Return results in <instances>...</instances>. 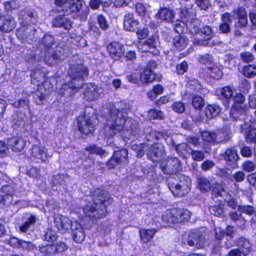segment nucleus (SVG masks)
Here are the masks:
<instances>
[{
    "label": "nucleus",
    "mask_w": 256,
    "mask_h": 256,
    "mask_svg": "<svg viewBox=\"0 0 256 256\" xmlns=\"http://www.w3.org/2000/svg\"><path fill=\"white\" fill-rule=\"evenodd\" d=\"M188 42V38L184 35L178 34L173 38V44L179 50H184L187 46Z\"/></svg>",
    "instance_id": "28"
},
{
    "label": "nucleus",
    "mask_w": 256,
    "mask_h": 256,
    "mask_svg": "<svg viewBox=\"0 0 256 256\" xmlns=\"http://www.w3.org/2000/svg\"><path fill=\"white\" fill-rule=\"evenodd\" d=\"M242 130L244 132L245 138L247 142H256V128H252L250 125L246 124L241 126Z\"/></svg>",
    "instance_id": "22"
},
{
    "label": "nucleus",
    "mask_w": 256,
    "mask_h": 256,
    "mask_svg": "<svg viewBox=\"0 0 256 256\" xmlns=\"http://www.w3.org/2000/svg\"><path fill=\"white\" fill-rule=\"evenodd\" d=\"M135 8L139 16H145L147 9L144 4L140 2L136 4Z\"/></svg>",
    "instance_id": "57"
},
{
    "label": "nucleus",
    "mask_w": 256,
    "mask_h": 256,
    "mask_svg": "<svg viewBox=\"0 0 256 256\" xmlns=\"http://www.w3.org/2000/svg\"><path fill=\"white\" fill-rule=\"evenodd\" d=\"M157 230L152 229L140 228L139 230L140 237L142 243L150 242L156 233Z\"/></svg>",
    "instance_id": "27"
},
{
    "label": "nucleus",
    "mask_w": 256,
    "mask_h": 256,
    "mask_svg": "<svg viewBox=\"0 0 256 256\" xmlns=\"http://www.w3.org/2000/svg\"><path fill=\"white\" fill-rule=\"evenodd\" d=\"M218 205L211 206L210 208V212L211 214L216 216H223L224 214V206L222 202H218Z\"/></svg>",
    "instance_id": "38"
},
{
    "label": "nucleus",
    "mask_w": 256,
    "mask_h": 256,
    "mask_svg": "<svg viewBox=\"0 0 256 256\" xmlns=\"http://www.w3.org/2000/svg\"><path fill=\"white\" fill-rule=\"evenodd\" d=\"M36 221V218L34 216H31L28 220L24 223L19 228L20 232H26L28 231L32 226L34 224Z\"/></svg>",
    "instance_id": "43"
},
{
    "label": "nucleus",
    "mask_w": 256,
    "mask_h": 256,
    "mask_svg": "<svg viewBox=\"0 0 256 256\" xmlns=\"http://www.w3.org/2000/svg\"><path fill=\"white\" fill-rule=\"evenodd\" d=\"M204 238L201 232L197 230L190 231L186 239V243L190 246H194L196 248H201L204 246Z\"/></svg>",
    "instance_id": "14"
},
{
    "label": "nucleus",
    "mask_w": 256,
    "mask_h": 256,
    "mask_svg": "<svg viewBox=\"0 0 256 256\" xmlns=\"http://www.w3.org/2000/svg\"><path fill=\"white\" fill-rule=\"evenodd\" d=\"M68 74L72 80H83L88 76V70L82 64H70Z\"/></svg>",
    "instance_id": "13"
},
{
    "label": "nucleus",
    "mask_w": 256,
    "mask_h": 256,
    "mask_svg": "<svg viewBox=\"0 0 256 256\" xmlns=\"http://www.w3.org/2000/svg\"><path fill=\"white\" fill-rule=\"evenodd\" d=\"M150 50H152V54H156L158 51L156 49V42L154 38L153 37L148 38L144 42Z\"/></svg>",
    "instance_id": "50"
},
{
    "label": "nucleus",
    "mask_w": 256,
    "mask_h": 256,
    "mask_svg": "<svg viewBox=\"0 0 256 256\" xmlns=\"http://www.w3.org/2000/svg\"><path fill=\"white\" fill-rule=\"evenodd\" d=\"M190 154L192 158L195 161H202L204 158V152L200 150H192Z\"/></svg>",
    "instance_id": "52"
},
{
    "label": "nucleus",
    "mask_w": 256,
    "mask_h": 256,
    "mask_svg": "<svg viewBox=\"0 0 256 256\" xmlns=\"http://www.w3.org/2000/svg\"><path fill=\"white\" fill-rule=\"evenodd\" d=\"M107 50L111 58L114 60H120L124 55V46L118 42H114L108 44Z\"/></svg>",
    "instance_id": "15"
},
{
    "label": "nucleus",
    "mask_w": 256,
    "mask_h": 256,
    "mask_svg": "<svg viewBox=\"0 0 256 256\" xmlns=\"http://www.w3.org/2000/svg\"><path fill=\"white\" fill-rule=\"evenodd\" d=\"M188 66L186 62H182L178 64L176 68V71L178 74H182L188 70Z\"/></svg>",
    "instance_id": "60"
},
{
    "label": "nucleus",
    "mask_w": 256,
    "mask_h": 256,
    "mask_svg": "<svg viewBox=\"0 0 256 256\" xmlns=\"http://www.w3.org/2000/svg\"><path fill=\"white\" fill-rule=\"evenodd\" d=\"M160 167L164 173L168 174L176 173L182 169L180 161L176 158L163 160Z\"/></svg>",
    "instance_id": "11"
},
{
    "label": "nucleus",
    "mask_w": 256,
    "mask_h": 256,
    "mask_svg": "<svg viewBox=\"0 0 256 256\" xmlns=\"http://www.w3.org/2000/svg\"><path fill=\"white\" fill-rule=\"evenodd\" d=\"M52 26L54 27L64 28L69 30L72 27V22L64 16H59L55 18L52 22Z\"/></svg>",
    "instance_id": "24"
},
{
    "label": "nucleus",
    "mask_w": 256,
    "mask_h": 256,
    "mask_svg": "<svg viewBox=\"0 0 256 256\" xmlns=\"http://www.w3.org/2000/svg\"><path fill=\"white\" fill-rule=\"evenodd\" d=\"M39 251L42 254H54V244H46V245H40L38 246Z\"/></svg>",
    "instance_id": "45"
},
{
    "label": "nucleus",
    "mask_w": 256,
    "mask_h": 256,
    "mask_svg": "<svg viewBox=\"0 0 256 256\" xmlns=\"http://www.w3.org/2000/svg\"><path fill=\"white\" fill-rule=\"evenodd\" d=\"M12 104L15 108H29V101L28 99H24L16 101Z\"/></svg>",
    "instance_id": "55"
},
{
    "label": "nucleus",
    "mask_w": 256,
    "mask_h": 256,
    "mask_svg": "<svg viewBox=\"0 0 256 256\" xmlns=\"http://www.w3.org/2000/svg\"><path fill=\"white\" fill-rule=\"evenodd\" d=\"M194 43L199 45H204L208 46H212L215 45L214 40L212 37L208 38L206 40H201L198 41L194 40Z\"/></svg>",
    "instance_id": "58"
},
{
    "label": "nucleus",
    "mask_w": 256,
    "mask_h": 256,
    "mask_svg": "<svg viewBox=\"0 0 256 256\" xmlns=\"http://www.w3.org/2000/svg\"><path fill=\"white\" fill-rule=\"evenodd\" d=\"M139 22L135 20L132 14L128 13L126 14L124 18V28L126 30L133 32L138 28Z\"/></svg>",
    "instance_id": "20"
},
{
    "label": "nucleus",
    "mask_w": 256,
    "mask_h": 256,
    "mask_svg": "<svg viewBox=\"0 0 256 256\" xmlns=\"http://www.w3.org/2000/svg\"><path fill=\"white\" fill-rule=\"evenodd\" d=\"M58 235L56 232L53 230H48L44 236V240L48 242H52L56 240Z\"/></svg>",
    "instance_id": "49"
},
{
    "label": "nucleus",
    "mask_w": 256,
    "mask_h": 256,
    "mask_svg": "<svg viewBox=\"0 0 256 256\" xmlns=\"http://www.w3.org/2000/svg\"><path fill=\"white\" fill-rule=\"evenodd\" d=\"M175 16L172 10L168 8H162L160 9L156 14V18L160 21L172 22Z\"/></svg>",
    "instance_id": "18"
},
{
    "label": "nucleus",
    "mask_w": 256,
    "mask_h": 256,
    "mask_svg": "<svg viewBox=\"0 0 256 256\" xmlns=\"http://www.w3.org/2000/svg\"><path fill=\"white\" fill-rule=\"evenodd\" d=\"M206 72L210 78L216 80L220 79L222 75V72L220 68L215 65L208 67Z\"/></svg>",
    "instance_id": "35"
},
{
    "label": "nucleus",
    "mask_w": 256,
    "mask_h": 256,
    "mask_svg": "<svg viewBox=\"0 0 256 256\" xmlns=\"http://www.w3.org/2000/svg\"><path fill=\"white\" fill-rule=\"evenodd\" d=\"M243 74L248 78H252L256 76V66L252 64L246 66L242 69Z\"/></svg>",
    "instance_id": "42"
},
{
    "label": "nucleus",
    "mask_w": 256,
    "mask_h": 256,
    "mask_svg": "<svg viewBox=\"0 0 256 256\" xmlns=\"http://www.w3.org/2000/svg\"><path fill=\"white\" fill-rule=\"evenodd\" d=\"M222 156L226 160L232 162H236L238 158L237 152L234 148H228Z\"/></svg>",
    "instance_id": "34"
},
{
    "label": "nucleus",
    "mask_w": 256,
    "mask_h": 256,
    "mask_svg": "<svg viewBox=\"0 0 256 256\" xmlns=\"http://www.w3.org/2000/svg\"><path fill=\"white\" fill-rule=\"evenodd\" d=\"M86 150L90 154H94L100 156H104V154L106 153V151L102 150V148L96 145L90 146L87 147Z\"/></svg>",
    "instance_id": "44"
},
{
    "label": "nucleus",
    "mask_w": 256,
    "mask_h": 256,
    "mask_svg": "<svg viewBox=\"0 0 256 256\" xmlns=\"http://www.w3.org/2000/svg\"><path fill=\"white\" fill-rule=\"evenodd\" d=\"M68 248V246L64 242H59L54 244V254L61 253Z\"/></svg>",
    "instance_id": "61"
},
{
    "label": "nucleus",
    "mask_w": 256,
    "mask_h": 256,
    "mask_svg": "<svg viewBox=\"0 0 256 256\" xmlns=\"http://www.w3.org/2000/svg\"><path fill=\"white\" fill-rule=\"evenodd\" d=\"M92 193V202H90L82 208L86 217L90 220L102 218L106 216V209L104 204L106 200V192L104 190L96 188Z\"/></svg>",
    "instance_id": "3"
},
{
    "label": "nucleus",
    "mask_w": 256,
    "mask_h": 256,
    "mask_svg": "<svg viewBox=\"0 0 256 256\" xmlns=\"http://www.w3.org/2000/svg\"><path fill=\"white\" fill-rule=\"evenodd\" d=\"M220 134L216 136L215 133L211 132H204L202 134V138L205 140L210 142H219L222 141L219 138Z\"/></svg>",
    "instance_id": "36"
},
{
    "label": "nucleus",
    "mask_w": 256,
    "mask_h": 256,
    "mask_svg": "<svg viewBox=\"0 0 256 256\" xmlns=\"http://www.w3.org/2000/svg\"><path fill=\"white\" fill-rule=\"evenodd\" d=\"M220 112V107L216 104H210L205 108V115L208 119H212L216 116Z\"/></svg>",
    "instance_id": "32"
},
{
    "label": "nucleus",
    "mask_w": 256,
    "mask_h": 256,
    "mask_svg": "<svg viewBox=\"0 0 256 256\" xmlns=\"http://www.w3.org/2000/svg\"><path fill=\"white\" fill-rule=\"evenodd\" d=\"M107 126L110 131L108 136L120 133L122 136L132 140L133 136L139 134L138 123L134 120L127 117L125 109L111 110L106 120Z\"/></svg>",
    "instance_id": "2"
},
{
    "label": "nucleus",
    "mask_w": 256,
    "mask_h": 256,
    "mask_svg": "<svg viewBox=\"0 0 256 256\" xmlns=\"http://www.w3.org/2000/svg\"><path fill=\"white\" fill-rule=\"evenodd\" d=\"M31 82L34 84L39 86L43 84L44 80V74L40 70H34L31 75ZM45 82L44 84H46Z\"/></svg>",
    "instance_id": "29"
},
{
    "label": "nucleus",
    "mask_w": 256,
    "mask_h": 256,
    "mask_svg": "<svg viewBox=\"0 0 256 256\" xmlns=\"http://www.w3.org/2000/svg\"><path fill=\"white\" fill-rule=\"evenodd\" d=\"M212 198L216 203L217 202H226L228 205L233 209H236L238 206L235 200L231 198L230 194L220 186L215 187L212 192ZM240 206H238V208Z\"/></svg>",
    "instance_id": "10"
},
{
    "label": "nucleus",
    "mask_w": 256,
    "mask_h": 256,
    "mask_svg": "<svg viewBox=\"0 0 256 256\" xmlns=\"http://www.w3.org/2000/svg\"><path fill=\"white\" fill-rule=\"evenodd\" d=\"M192 104L196 109H199L203 106L204 104V100L200 96H195L192 98Z\"/></svg>",
    "instance_id": "54"
},
{
    "label": "nucleus",
    "mask_w": 256,
    "mask_h": 256,
    "mask_svg": "<svg viewBox=\"0 0 256 256\" xmlns=\"http://www.w3.org/2000/svg\"><path fill=\"white\" fill-rule=\"evenodd\" d=\"M16 23L14 18L10 15L0 16V30L8 32L13 30Z\"/></svg>",
    "instance_id": "17"
},
{
    "label": "nucleus",
    "mask_w": 256,
    "mask_h": 256,
    "mask_svg": "<svg viewBox=\"0 0 256 256\" xmlns=\"http://www.w3.org/2000/svg\"><path fill=\"white\" fill-rule=\"evenodd\" d=\"M82 6V2L79 0H71L69 3V8L72 12H79Z\"/></svg>",
    "instance_id": "46"
},
{
    "label": "nucleus",
    "mask_w": 256,
    "mask_h": 256,
    "mask_svg": "<svg viewBox=\"0 0 256 256\" xmlns=\"http://www.w3.org/2000/svg\"><path fill=\"white\" fill-rule=\"evenodd\" d=\"M54 222L60 233L70 232L72 238L76 242L82 243L84 241L85 234L83 228L76 221H72L66 216L58 215L54 218Z\"/></svg>",
    "instance_id": "5"
},
{
    "label": "nucleus",
    "mask_w": 256,
    "mask_h": 256,
    "mask_svg": "<svg viewBox=\"0 0 256 256\" xmlns=\"http://www.w3.org/2000/svg\"><path fill=\"white\" fill-rule=\"evenodd\" d=\"M31 156L34 160H40L44 162L47 160L49 156L47 154V150L44 147L34 146L31 150Z\"/></svg>",
    "instance_id": "19"
},
{
    "label": "nucleus",
    "mask_w": 256,
    "mask_h": 256,
    "mask_svg": "<svg viewBox=\"0 0 256 256\" xmlns=\"http://www.w3.org/2000/svg\"><path fill=\"white\" fill-rule=\"evenodd\" d=\"M198 187L200 190L203 192H209L210 190V183L206 178H200L198 179Z\"/></svg>",
    "instance_id": "39"
},
{
    "label": "nucleus",
    "mask_w": 256,
    "mask_h": 256,
    "mask_svg": "<svg viewBox=\"0 0 256 256\" xmlns=\"http://www.w3.org/2000/svg\"><path fill=\"white\" fill-rule=\"evenodd\" d=\"M191 216L190 212L186 209H172L166 211L162 216L164 222L176 224L188 220Z\"/></svg>",
    "instance_id": "6"
},
{
    "label": "nucleus",
    "mask_w": 256,
    "mask_h": 256,
    "mask_svg": "<svg viewBox=\"0 0 256 256\" xmlns=\"http://www.w3.org/2000/svg\"><path fill=\"white\" fill-rule=\"evenodd\" d=\"M54 42V38L49 34L44 36L38 46H33L32 50H28L24 56V60L29 64L38 65L42 60L50 66L56 64L57 60H64L68 56L66 52L60 46L56 47V50H52V46Z\"/></svg>",
    "instance_id": "1"
},
{
    "label": "nucleus",
    "mask_w": 256,
    "mask_h": 256,
    "mask_svg": "<svg viewBox=\"0 0 256 256\" xmlns=\"http://www.w3.org/2000/svg\"><path fill=\"white\" fill-rule=\"evenodd\" d=\"M148 116L150 119H163V114L160 110L151 109L148 110Z\"/></svg>",
    "instance_id": "48"
},
{
    "label": "nucleus",
    "mask_w": 256,
    "mask_h": 256,
    "mask_svg": "<svg viewBox=\"0 0 256 256\" xmlns=\"http://www.w3.org/2000/svg\"><path fill=\"white\" fill-rule=\"evenodd\" d=\"M1 192L3 194L2 200L4 202V204H11L12 202V197L14 194V188L10 185H6L1 188Z\"/></svg>",
    "instance_id": "26"
},
{
    "label": "nucleus",
    "mask_w": 256,
    "mask_h": 256,
    "mask_svg": "<svg viewBox=\"0 0 256 256\" xmlns=\"http://www.w3.org/2000/svg\"><path fill=\"white\" fill-rule=\"evenodd\" d=\"M182 14L183 15V16H180L182 20L177 21L174 26V30L178 34H181L188 32L187 20L188 14L186 12H185L184 14H183V12L182 13Z\"/></svg>",
    "instance_id": "23"
},
{
    "label": "nucleus",
    "mask_w": 256,
    "mask_h": 256,
    "mask_svg": "<svg viewBox=\"0 0 256 256\" xmlns=\"http://www.w3.org/2000/svg\"><path fill=\"white\" fill-rule=\"evenodd\" d=\"M84 98L88 100H94L98 98L102 92V89L92 84H85L82 86Z\"/></svg>",
    "instance_id": "12"
},
{
    "label": "nucleus",
    "mask_w": 256,
    "mask_h": 256,
    "mask_svg": "<svg viewBox=\"0 0 256 256\" xmlns=\"http://www.w3.org/2000/svg\"><path fill=\"white\" fill-rule=\"evenodd\" d=\"M8 144L12 150L19 152L23 150L26 145V142L21 138L14 137L8 140Z\"/></svg>",
    "instance_id": "25"
},
{
    "label": "nucleus",
    "mask_w": 256,
    "mask_h": 256,
    "mask_svg": "<svg viewBox=\"0 0 256 256\" xmlns=\"http://www.w3.org/2000/svg\"><path fill=\"white\" fill-rule=\"evenodd\" d=\"M97 21L100 28L103 30H106L108 28V24L106 18L102 14L97 16Z\"/></svg>",
    "instance_id": "51"
},
{
    "label": "nucleus",
    "mask_w": 256,
    "mask_h": 256,
    "mask_svg": "<svg viewBox=\"0 0 256 256\" xmlns=\"http://www.w3.org/2000/svg\"><path fill=\"white\" fill-rule=\"evenodd\" d=\"M172 108L174 110L178 113H182L185 110L184 105V103L181 102H176L174 103L172 106Z\"/></svg>",
    "instance_id": "59"
},
{
    "label": "nucleus",
    "mask_w": 256,
    "mask_h": 256,
    "mask_svg": "<svg viewBox=\"0 0 256 256\" xmlns=\"http://www.w3.org/2000/svg\"><path fill=\"white\" fill-rule=\"evenodd\" d=\"M234 104L230 116L234 120H244L246 114V106L244 104L245 98L240 92L236 93L233 98Z\"/></svg>",
    "instance_id": "7"
},
{
    "label": "nucleus",
    "mask_w": 256,
    "mask_h": 256,
    "mask_svg": "<svg viewBox=\"0 0 256 256\" xmlns=\"http://www.w3.org/2000/svg\"><path fill=\"white\" fill-rule=\"evenodd\" d=\"M240 58L244 62H249L254 60V56L250 52H244L240 54Z\"/></svg>",
    "instance_id": "62"
},
{
    "label": "nucleus",
    "mask_w": 256,
    "mask_h": 256,
    "mask_svg": "<svg viewBox=\"0 0 256 256\" xmlns=\"http://www.w3.org/2000/svg\"><path fill=\"white\" fill-rule=\"evenodd\" d=\"M34 12L33 11H28L26 13L24 12H21L18 14V18L22 26L19 28L16 33L18 39L22 43H32L36 38V30L34 27L32 25H28L29 23H34Z\"/></svg>",
    "instance_id": "4"
},
{
    "label": "nucleus",
    "mask_w": 256,
    "mask_h": 256,
    "mask_svg": "<svg viewBox=\"0 0 256 256\" xmlns=\"http://www.w3.org/2000/svg\"><path fill=\"white\" fill-rule=\"evenodd\" d=\"M202 26V23L201 20L198 18H194L190 22H188L187 27L188 32L192 34L200 33L201 27Z\"/></svg>",
    "instance_id": "30"
},
{
    "label": "nucleus",
    "mask_w": 256,
    "mask_h": 256,
    "mask_svg": "<svg viewBox=\"0 0 256 256\" xmlns=\"http://www.w3.org/2000/svg\"><path fill=\"white\" fill-rule=\"evenodd\" d=\"M186 86L196 91H198L201 89V86L200 82L195 79L190 80L186 84Z\"/></svg>",
    "instance_id": "53"
},
{
    "label": "nucleus",
    "mask_w": 256,
    "mask_h": 256,
    "mask_svg": "<svg viewBox=\"0 0 256 256\" xmlns=\"http://www.w3.org/2000/svg\"><path fill=\"white\" fill-rule=\"evenodd\" d=\"M176 150L178 154L184 158H186L192 150L191 148L186 143L178 145L176 147Z\"/></svg>",
    "instance_id": "41"
},
{
    "label": "nucleus",
    "mask_w": 256,
    "mask_h": 256,
    "mask_svg": "<svg viewBox=\"0 0 256 256\" xmlns=\"http://www.w3.org/2000/svg\"><path fill=\"white\" fill-rule=\"evenodd\" d=\"M136 32L139 40H143L146 38L149 34L148 29L146 27L137 28Z\"/></svg>",
    "instance_id": "47"
},
{
    "label": "nucleus",
    "mask_w": 256,
    "mask_h": 256,
    "mask_svg": "<svg viewBox=\"0 0 256 256\" xmlns=\"http://www.w3.org/2000/svg\"><path fill=\"white\" fill-rule=\"evenodd\" d=\"M19 248L28 251L32 250L36 248V246L31 242L21 240Z\"/></svg>",
    "instance_id": "56"
},
{
    "label": "nucleus",
    "mask_w": 256,
    "mask_h": 256,
    "mask_svg": "<svg viewBox=\"0 0 256 256\" xmlns=\"http://www.w3.org/2000/svg\"><path fill=\"white\" fill-rule=\"evenodd\" d=\"M217 92L223 98L230 100L234 94V88L229 86H226L218 90Z\"/></svg>",
    "instance_id": "40"
},
{
    "label": "nucleus",
    "mask_w": 256,
    "mask_h": 256,
    "mask_svg": "<svg viewBox=\"0 0 256 256\" xmlns=\"http://www.w3.org/2000/svg\"><path fill=\"white\" fill-rule=\"evenodd\" d=\"M96 117L94 115L88 116L84 114L78 119V126L79 131L84 134H92L96 129Z\"/></svg>",
    "instance_id": "9"
},
{
    "label": "nucleus",
    "mask_w": 256,
    "mask_h": 256,
    "mask_svg": "<svg viewBox=\"0 0 256 256\" xmlns=\"http://www.w3.org/2000/svg\"><path fill=\"white\" fill-rule=\"evenodd\" d=\"M234 14L236 16L238 20L235 25L238 28L244 27L248 23L247 15L245 9L240 7L234 10Z\"/></svg>",
    "instance_id": "21"
},
{
    "label": "nucleus",
    "mask_w": 256,
    "mask_h": 256,
    "mask_svg": "<svg viewBox=\"0 0 256 256\" xmlns=\"http://www.w3.org/2000/svg\"><path fill=\"white\" fill-rule=\"evenodd\" d=\"M255 164L251 161H246L242 164V168L246 172H250L255 170Z\"/></svg>",
    "instance_id": "63"
},
{
    "label": "nucleus",
    "mask_w": 256,
    "mask_h": 256,
    "mask_svg": "<svg viewBox=\"0 0 256 256\" xmlns=\"http://www.w3.org/2000/svg\"><path fill=\"white\" fill-rule=\"evenodd\" d=\"M164 152V148L163 145L160 143H156L150 146L149 151L147 152V155L148 158L152 157V154L157 158L162 156Z\"/></svg>",
    "instance_id": "31"
},
{
    "label": "nucleus",
    "mask_w": 256,
    "mask_h": 256,
    "mask_svg": "<svg viewBox=\"0 0 256 256\" xmlns=\"http://www.w3.org/2000/svg\"><path fill=\"white\" fill-rule=\"evenodd\" d=\"M237 246L239 247L238 249L243 252V254L246 256L249 254L251 245L248 240L244 238H240L237 242Z\"/></svg>",
    "instance_id": "33"
},
{
    "label": "nucleus",
    "mask_w": 256,
    "mask_h": 256,
    "mask_svg": "<svg viewBox=\"0 0 256 256\" xmlns=\"http://www.w3.org/2000/svg\"><path fill=\"white\" fill-rule=\"evenodd\" d=\"M6 10H12L16 8L18 5L16 1L11 0L10 2H6L4 4Z\"/></svg>",
    "instance_id": "64"
},
{
    "label": "nucleus",
    "mask_w": 256,
    "mask_h": 256,
    "mask_svg": "<svg viewBox=\"0 0 256 256\" xmlns=\"http://www.w3.org/2000/svg\"><path fill=\"white\" fill-rule=\"evenodd\" d=\"M155 76L153 71L146 68L141 73L140 76V80L144 83L152 82Z\"/></svg>",
    "instance_id": "37"
},
{
    "label": "nucleus",
    "mask_w": 256,
    "mask_h": 256,
    "mask_svg": "<svg viewBox=\"0 0 256 256\" xmlns=\"http://www.w3.org/2000/svg\"><path fill=\"white\" fill-rule=\"evenodd\" d=\"M128 154V152L126 149L115 152L108 164L109 168H112L119 164L126 163Z\"/></svg>",
    "instance_id": "16"
},
{
    "label": "nucleus",
    "mask_w": 256,
    "mask_h": 256,
    "mask_svg": "<svg viewBox=\"0 0 256 256\" xmlns=\"http://www.w3.org/2000/svg\"><path fill=\"white\" fill-rule=\"evenodd\" d=\"M191 182L190 178L185 176L180 177V182L176 184L168 183V188L175 196H182L190 190Z\"/></svg>",
    "instance_id": "8"
}]
</instances>
